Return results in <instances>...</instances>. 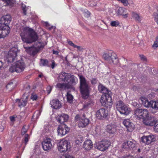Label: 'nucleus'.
<instances>
[{
	"label": "nucleus",
	"instance_id": "obj_25",
	"mask_svg": "<svg viewBox=\"0 0 158 158\" xmlns=\"http://www.w3.org/2000/svg\"><path fill=\"white\" fill-rule=\"evenodd\" d=\"M51 107L54 109H57L60 108L61 106L60 102L57 99H55L50 102Z\"/></svg>",
	"mask_w": 158,
	"mask_h": 158
},
{
	"label": "nucleus",
	"instance_id": "obj_45",
	"mask_svg": "<svg viewBox=\"0 0 158 158\" xmlns=\"http://www.w3.org/2000/svg\"><path fill=\"white\" fill-rule=\"evenodd\" d=\"M153 16L155 20H158V8L157 9V12H154L153 14Z\"/></svg>",
	"mask_w": 158,
	"mask_h": 158
},
{
	"label": "nucleus",
	"instance_id": "obj_46",
	"mask_svg": "<svg viewBox=\"0 0 158 158\" xmlns=\"http://www.w3.org/2000/svg\"><path fill=\"white\" fill-rule=\"evenodd\" d=\"M26 126H24L22 130L21 133L22 135L24 134L27 131V128Z\"/></svg>",
	"mask_w": 158,
	"mask_h": 158
},
{
	"label": "nucleus",
	"instance_id": "obj_40",
	"mask_svg": "<svg viewBox=\"0 0 158 158\" xmlns=\"http://www.w3.org/2000/svg\"><path fill=\"white\" fill-rule=\"evenodd\" d=\"M44 129H45L46 132L50 133L51 131L52 130V128L49 126H47L44 127Z\"/></svg>",
	"mask_w": 158,
	"mask_h": 158
},
{
	"label": "nucleus",
	"instance_id": "obj_34",
	"mask_svg": "<svg viewBox=\"0 0 158 158\" xmlns=\"http://www.w3.org/2000/svg\"><path fill=\"white\" fill-rule=\"evenodd\" d=\"M67 101L69 103H71L72 102L73 98V96L70 94L69 92H68L66 95Z\"/></svg>",
	"mask_w": 158,
	"mask_h": 158
},
{
	"label": "nucleus",
	"instance_id": "obj_53",
	"mask_svg": "<svg viewBox=\"0 0 158 158\" xmlns=\"http://www.w3.org/2000/svg\"><path fill=\"white\" fill-rule=\"evenodd\" d=\"M132 105L135 107H137L139 106V104L136 102L133 101L131 103Z\"/></svg>",
	"mask_w": 158,
	"mask_h": 158
},
{
	"label": "nucleus",
	"instance_id": "obj_37",
	"mask_svg": "<svg viewBox=\"0 0 158 158\" xmlns=\"http://www.w3.org/2000/svg\"><path fill=\"white\" fill-rule=\"evenodd\" d=\"M48 61L45 60H40V65L42 66H46L48 65Z\"/></svg>",
	"mask_w": 158,
	"mask_h": 158
},
{
	"label": "nucleus",
	"instance_id": "obj_60",
	"mask_svg": "<svg viewBox=\"0 0 158 158\" xmlns=\"http://www.w3.org/2000/svg\"><path fill=\"white\" fill-rule=\"evenodd\" d=\"M53 53L54 54H55L56 55H58V52L57 50H54L53 52Z\"/></svg>",
	"mask_w": 158,
	"mask_h": 158
},
{
	"label": "nucleus",
	"instance_id": "obj_5",
	"mask_svg": "<svg viewBox=\"0 0 158 158\" xmlns=\"http://www.w3.org/2000/svg\"><path fill=\"white\" fill-rule=\"evenodd\" d=\"M57 148L60 152H66L70 151L71 145L70 142L64 139L59 140L57 143Z\"/></svg>",
	"mask_w": 158,
	"mask_h": 158
},
{
	"label": "nucleus",
	"instance_id": "obj_31",
	"mask_svg": "<svg viewBox=\"0 0 158 158\" xmlns=\"http://www.w3.org/2000/svg\"><path fill=\"white\" fill-rule=\"evenodd\" d=\"M93 105L94 103L92 102H89L83 106L82 110H86L89 108H91Z\"/></svg>",
	"mask_w": 158,
	"mask_h": 158
},
{
	"label": "nucleus",
	"instance_id": "obj_29",
	"mask_svg": "<svg viewBox=\"0 0 158 158\" xmlns=\"http://www.w3.org/2000/svg\"><path fill=\"white\" fill-rule=\"evenodd\" d=\"M98 89L99 91L100 92L105 94H108L109 92H110L102 84H100L99 85Z\"/></svg>",
	"mask_w": 158,
	"mask_h": 158
},
{
	"label": "nucleus",
	"instance_id": "obj_10",
	"mask_svg": "<svg viewBox=\"0 0 158 158\" xmlns=\"http://www.w3.org/2000/svg\"><path fill=\"white\" fill-rule=\"evenodd\" d=\"M25 67L23 61L19 60L17 61L14 65L10 67L9 71L12 72H16L17 73H20L24 70Z\"/></svg>",
	"mask_w": 158,
	"mask_h": 158
},
{
	"label": "nucleus",
	"instance_id": "obj_56",
	"mask_svg": "<svg viewBox=\"0 0 158 158\" xmlns=\"http://www.w3.org/2000/svg\"><path fill=\"white\" fill-rule=\"evenodd\" d=\"M16 116L15 115H14L13 116H12L10 117V120L11 122H14L15 121V118Z\"/></svg>",
	"mask_w": 158,
	"mask_h": 158
},
{
	"label": "nucleus",
	"instance_id": "obj_48",
	"mask_svg": "<svg viewBox=\"0 0 158 158\" xmlns=\"http://www.w3.org/2000/svg\"><path fill=\"white\" fill-rule=\"evenodd\" d=\"M84 13V15L86 17H89L90 15V13L87 10H84L83 11Z\"/></svg>",
	"mask_w": 158,
	"mask_h": 158
},
{
	"label": "nucleus",
	"instance_id": "obj_50",
	"mask_svg": "<svg viewBox=\"0 0 158 158\" xmlns=\"http://www.w3.org/2000/svg\"><path fill=\"white\" fill-rule=\"evenodd\" d=\"M31 99L33 101L36 100L37 99V96L35 94H31Z\"/></svg>",
	"mask_w": 158,
	"mask_h": 158
},
{
	"label": "nucleus",
	"instance_id": "obj_42",
	"mask_svg": "<svg viewBox=\"0 0 158 158\" xmlns=\"http://www.w3.org/2000/svg\"><path fill=\"white\" fill-rule=\"evenodd\" d=\"M41 113V111L40 110L36 111L33 115V117H36L37 118H38L40 115Z\"/></svg>",
	"mask_w": 158,
	"mask_h": 158
},
{
	"label": "nucleus",
	"instance_id": "obj_26",
	"mask_svg": "<svg viewBox=\"0 0 158 158\" xmlns=\"http://www.w3.org/2000/svg\"><path fill=\"white\" fill-rule=\"evenodd\" d=\"M131 141H127L124 143L123 144V147L124 148L128 149L133 148L135 146V143Z\"/></svg>",
	"mask_w": 158,
	"mask_h": 158
},
{
	"label": "nucleus",
	"instance_id": "obj_35",
	"mask_svg": "<svg viewBox=\"0 0 158 158\" xmlns=\"http://www.w3.org/2000/svg\"><path fill=\"white\" fill-rule=\"evenodd\" d=\"M2 1L5 2L7 4L12 6L15 2V0H2Z\"/></svg>",
	"mask_w": 158,
	"mask_h": 158
},
{
	"label": "nucleus",
	"instance_id": "obj_54",
	"mask_svg": "<svg viewBox=\"0 0 158 158\" xmlns=\"http://www.w3.org/2000/svg\"><path fill=\"white\" fill-rule=\"evenodd\" d=\"M52 89V87L50 86H48L47 87V91L48 94H49Z\"/></svg>",
	"mask_w": 158,
	"mask_h": 158
},
{
	"label": "nucleus",
	"instance_id": "obj_4",
	"mask_svg": "<svg viewBox=\"0 0 158 158\" xmlns=\"http://www.w3.org/2000/svg\"><path fill=\"white\" fill-rule=\"evenodd\" d=\"M80 80V91L82 97L85 98H87L89 95V83L86 81L85 77L81 75H79Z\"/></svg>",
	"mask_w": 158,
	"mask_h": 158
},
{
	"label": "nucleus",
	"instance_id": "obj_21",
	"mask_svg": "<svg viewBox=\"0 0 158 158\" xmlns=\"http://www.w3.org/2000/svg\"><path fill=\"white\" fill-rule=\"evenodd\" d=\"M56 118L59 123L62 124L64 122L68 121L69 118V116L67 114H62L60 115L56 116Z\"/></svg>",
	"mask_w": 158,
	"mask_h": 158
},
{
	"label": "nucleus",
	"instance_id": "obj_51",
	"mask_svg": "<svg viewBox=\"0 0 158 158\" xmlns=\"http://www.w3.org/2000/svg\"><path fill=\"white\" fill-rule=\"evenodd\" d=\"M95 131L98 134H100L101 133V130L99 126L96 127Z\"/></svg>",
	"mask_w": 158,
	"mask_h": 158
},
{
	"label": "nucleus",
	"instance_id": "obj_12",
	"mask_svg": "<svg viewBox=\"0 0 158 158\" xmlns=\"http://www.w3.org/2000/svg\"><path fill=\"white\" fill-rule=\"evenodd\" d=\"M19 52V50H9L6 54V61L8 63L13 61Z\"/></svg>",
	"mask_w": 158,
	"mask_h": 158
},
{
	"label": "nucleus",
	"instance_id": "obj_32",
	"mask_svg": "<svg viewBox=\"0 0 158 158\" xmlns=\"http://www.w3.org/2000/svg\"><path fill=\"white\" fill-rule=\"evenodd\" d=\"M83 138L81 137H78L75 140V143L76 145H81L83 142Z\"/></svg>",
	"mask_w": 158,
	"mask_h": 158
},
{
	"label": "nucleus",
	"instance_id": "obj_17",
	"mask_svg": "<svg viewBox=\"0 0 158 158\" xmlns=\"http://www.w3.org/2000/svg\"><path fill=\"white\" fill-rule=\"evenodd\" d=\"M43 149L45 151L50 150L52 148L51 140L50 138H47L44 139L42 143Z\"/></svg>",
	"mask_w": 158,
	"mask_h": 158
},
{
	"label": "nucleus",
	"instance_id": "obj_20",
	"mask_svg": "<svg viewBox=\"0 0 158 158\" xmlns=\"http://www.w3.org/2000/svg\"><path fill=\"white\" fill-rule=\"evenodd\" d=\"M4 25L0 27V34L1 38H4L7 35L10 33V28L9 26Z\"/></svg>",
	"mask_w": 158,
	"mask_h": 158
},
{
	"label": "nucleus",
	"instance_id": "obj_8",
	"mask_svg": "<svg viewBox=\"0 0 158 158\" xmlns=\"http://www.w3.org/2000/svg\"><path fill=\"white\" fill-rule=\"evenodd\" d=\"M112 95L111 92H109L108 94H105L101 97L100 102L102 106L109 108L111 107L112 105Z\"/></svg>",
	"mask_w": 158,
	"mask_h": 158
},
{
	"label": "nucleus",
	"instance_id": "obj_27",
	"mask_svg": "<svg viewBox=\"0 0 158 158\" xmlns=\"http://www.w3.org/2000/svg\"><path fill=\"white\" fill-rule=\"evenodd\" d=\"M116 127L113 124H109L106 127V131L109 133L113 134L116 131Z\"/></svg>",
	"mask_w": 158,
	"mask_h": 158
},
{
	"label": "nucleus",
	"instance_id": "obj_52",
	"mask_svg": "<svg viewBox=\"0 0 158 158\" xmlns=\"http://www.w3.org/2000/svg\"><path fill=\"white\" fill-rule=\"evenodd\" d=\"M35 50H27V52H32V55H34L36 53V51H35Z\"/></svg>",
	"mask_w": 158,
	"mask_h": 158
},
{
	"label": "nucleus",
	"instance_id": "obj_28",
	"mask_svg": "<svg viewBox=\"0 0 158 158\" xmlns=\"http://www.w3.org/2000/svg\"><path fill=\"white\" fill-rule=\"evenodd\" d=\"M126 10L125 8L119 7L117 12V14L118 15H122L124 17H127L128 13H126Z\"/></svg>",
	"mask_w": 158,
	"mask_h": 158
},
{
	"label": "nucleus",
	"instance_id": "obj_44",
	"mask_svg": "<svg viewBox=\"0 0 158 158\" xmlns=\"http://www.w3.org/2000/svg\"><path fill=\"white\" fill-rule=\"evenodd\" d=\"M29 138V136L28 134H26L25 135L24 142L25 145L27 144Z\"/></svg>",
	"mask_w": 158,
	"mask_h": 158
},
{
	"label": "nucleus",
	"instance_id": "obj_63",
	"mask_svg": "<svg viewBox=\"0 0 158 158\" xmlns=\"http://www.w3.org/2000/svg\"><path fill=\"white\" fill-rule=\"evenodd\" d=\"M3 64L2 63L1 61H0V68L2 67V66Z\"/></svg>",
	"mask_w": 158,
	"mask_h": 158
},
{
	"label": "nucleus",
	"instance_id": "obj_36",
	"mask_svg": "<svg viewBox=\"0 0 158 158\" xmlns=\"http://www.w3.org/2000/svg\"><path fill=\"white\" fill-rule=\"evenodd\" d=\"M110 24L112 27H117L119 25V23L118 21L116 20L111 21Z\"/></svg>",
	"mask_w": 158,
	"mask_h": 158
},
{
	"label": "nucleus",
	"instance_id": "obj_19",
	"mask_svg": "<svg viewBox=\"0 0 158 158\" xmlns=\"http://www.w3.org/2000/svg\"><path fill=\"white\" fill-rule=\"evenodd\" d=\"M11 21L10 16L9 15H6L3 16L1 18L0 22V27L5 25V26H9Z\"/></svg>",
	"mask_w": 158,
	"mask_h": 158
},
{
	"label": "nucleus",
	"instance_id": "obj_33",
	"mask_svg": "<svg viewBox=\"0 0 158 158\" xmlns=\"http://www.w3.org/2000/svg\"><path fill=\"white\" fill-rule=\"evenodd\" d=\"M68 42L70 45L73 46L74 48H77L78 49H84L81 46H78L74 44L71 41H68Z\"/></svg>",
	"mask_w": 158,
	"mask_h": 158
},
{
	"label": "nucleus",
	"instance_id": "obj_62",
	"mask_svg": "<svg viewBox=\"0 0 158 158\" xmlns=\"http://www.w3.org/2000/svg\"><path fill=\"white\" fill-rule=\"evenodd\" d=\"M99 158H107V157L105 156H99Z\"/></svg>",
	"mask_w": 158,
	"mask_h": 158
},
{
	"label": "nucleus",
	"instance_id": "obj_3",
	"mask_svg": "<svg viewBox=\"0 0 158 158\" xmlns=\"http://www.w3.org/2000/svg\"><path fill=\"white\" fill-rule=\"evenodd\" d=\"M57 79L59 81L69 84L73 86L75 85L78 82V79L76 77L64 72H61L58 75Z\"/></svg>",
	"mask_w": 158,
	"mask_h": 158
},
{
	"label": "nucleus",
	"instance_id": "obj_59",
	"mask_svg": "<svg viewBox=\"0 0 158 158\" xmlns=\"http://www.w3.org/2000/svg\"><path fill=\"white\" fill-rule=\"evenodd\" d=\"M45 24H46V25L48 27V28L50 29V30H51L52 29L53 27L52 26H51V27H50V25H49V24L48 23L46 22L45 23Z\"/></svg>",
	"mask_w": 158,
	"mask_h": 158
},
{
	"label": "nucleus",
	"instance_id": "obj_2",
	"mask_svg": "<svg viewBox=\"0 0 158 158\" xmlns=\"http://www.w3.org/2000/svg\"><path fill=\"white\" fill-rule=\"evenodd\" d=\"M23 41L27 43H31L37 40L38 37L37 33L32 28L28 27L24 28L20 34Z\"/></svg>",
	"mask_w": 158,
	"mask_h": 158
},
{
	"label": "nucleus",
	"instance_id": "obj_38",
	"mask_svg": "<svg viewBox=\"0 0 158 158\" xmlns=\"http://www.w3.org/2000/svg\"><path fill=\"white\" fill-rule=\"evenodd\" d=\"M60 158H75V157L72 155L65 154L61 155L60 156Z\"/></svg>",
	"mask_w": 158,
	"mask_h": 158
},
{
	"label": "nucleus",
	"instance_id": "obj_14",
	"mask_svg": "<svg viewBox=\"0 0 158 158\" xmlns=\"http://www.w3.org/2000/svg\"><path fill=\"white\" fill-rule=\"evenodd\" d=\"M156 136L155 135L151 134L148 135H144L141 138V140L143 143L149 144L155 141Z\"/></svg>",
	"mask_w": 158,
	"mask_h": 158
},
{
	"label": "nucleus",
	"instance_id": "obj_6",
	"mask_svg": "<svg viewBox=\"0 0 158 158\" xmlns=\"http://www.w3.org/2000/svg\"><path fill=\"white\" fill-rule=\"evenodd\" d=\"M139 100L145 107H151L153 109L158 110V99L155 101L152 100L149 101L146 98L142 96L139 98Z\"/></svg>",
	"mask_w": 158,
	"mask_h": 158
},
{
	"label": "nucleus",
	"instance_id": "obj_55",
	"mask_svg": "<svg viewBox=\"0 0 158 158\" xmlns=\"http://www.w3.org/2000/svg\"><path fill=\"white\" fill-rule=\"evenodd\" d=\"M139 56L142 60L143 61L146 60V58L144 55H139Z\"/></svg>",
	"mask_w": 158,
	"mask_h": 158
},
{
	"label": "nucleus",
	"instance_id": "obj_15",
	"mask_svg": "<svg viewBox=\"0 0 158 158\" xmlns=\"http://www.w3.org/2000/svg\"><path fill=\"white\" fill-rule=\"evenodd\" d=\"M95 115L98 119L106 118L108 115V111L104 109H100L96 112Z\"/></svg>",
	"mask_w": 158,
	"mask_h": 158
},
{
	"label": "nucleus",
	"instance_id": "obj_43",
	"mask_svg": "<svg viewBox=\"0 0 158 158\" xmlns=\"http://www.w3.org/2000/svg\"><path fill=\"white\" fill-rule=\"evenodd\" d=\"M22 8L24 15H26L27 14V10L26 5H24L23 4H22Z\"/></svg>",
	"mask_w": 158,
	"mask_h": 158
},
{
	"label": "nucleus",
	"instance_id": "obj_18",
	"mask_svg": "<svg viewBox=\"0 0 158 158\" xmlns=\"http://www.w3.org/2000/svg\"><path fill=\"white\" fill-rule=\"evenodd\" d=\"M123 124L129 131H132L135 128V125L129 119H124Z\"/></svg>",
	"mask_w": 158,
	"mask_h": 158
},
{
	"label": "nucleus",
	"instance_id": "obj_7",
	"mask_svg": "<svg viewBox=\"0 0 158 158\" xmlns=\"http://www.w3.org/2000/svg\"><path fill=\"white\" fill-rule=\"evenodd\" d=\"M116 108L121 114L127 115L131 112V110L122 101H119L116 103Z\"/></svg>",
	"mask_w": 158,
	"mask_h": 158
},
{
	"label": "nucleus",
	"instance_id": "obj_23",
	"mask_svg": "<svg viewBox=\"0 0 158 158\" xmlns=\"http://www.w3.org/2000/svg\"><path fill=\"white\" fill-rule=\"evenodd\" d=\"M73 87L71 85L64 82L63 83H58L55 85L56 88H58L60 90H64L66 89L71 88H72Z\"/></svg>",
	"mask_w": 158,
	"mask_h": 158
},
{
	"label": "nucleus",
	"instance_id": "obj_22",
	"mask_svg": "<svg viewBox=\"0 0 158 158\" xmlns=\"http://www.w3.org/2000/svg\"><path fill=\"white\" fill-rule=\"evenodd\" d=\"M89 123V119L83 117L80 119L78 125L79 127L83 128L87 126Z\"/></svg>",
	"mask_w": 158,
	"mask_h": 158
},
{
	"label": "nucleus",
	"instance_id": "obj_39",
	"mask_svg": "<svg viewBox=\"0 0 158 158\" xmlns=\"http://www.w3.org/2000/svg\"><path fill=\"white\" fill-rule=\"evenodd\" d=\"M158 47V36L156 38V40L154 42L153 44L152 45V47L153 48H156Z\"/></svg>",
	"mask_w": 158,
	"mask_h": 158
},
{
	"label": "nucleus",
	"instance_id": "obj_58",
	"mask_svg": "<svg viewBox=\"0 0 158 158\" xmlns=\"http://www.w3.org/2000/svg\"><path fill=\"white\" fill-rule=\"evenodd\" d=\"M52 64L51 65V67L52 69H53L55 67V63L54 60H52Z\"/></svg>",
	"mask_w": 158,
	"mask_h": 158
},
{
	"label": "nucleus",
	"instance_id": "obj_64",
	"mask_svg": "<svg viewBox=\"0 0 158 158\" xmlns=\"http://www.w3.org/2000/svg\"><path fill=\"white\" fill-rule=\"evenodd\" d=\"M156 22V23H157V24H158V20H157L156 21H155Z\"/></svg>",
	"mask_w": 158,
	"mask_h": 158
},
{
	"label": "nucleus",
	"instance_id": "obj_9",
	"mask_svg": "<svg viewBox=\"0 0 158 158\" xmlns=\"http://www.w3.org/2000/svg\"><path fill=\"white\" fill-rule=\"evenodd\" d=\"M110 145V142L108 140H105L96 142L94 144V147L98 150L103 152L107 149Z\"/></svg>",
	"mask_w": 158,
	"mask_h": 158
},
{
	"label": "nucleus",
	"instance_id": "obj_61",
	"mask_svg": "<svg viewBox=\"0 0 158 158\" xmlns=\"http://www.w3.org/2000/svg\"><path fill=\"white\" fill-rule=\"evenodd\" d=\"M15 48V49H17L18 48V47H17V45H15L14 46L13 48H11L10 49H13V48Z\"/></svg>",
	"mask_w": 158,
	"mask_h": 158
},
{
	"label": "nucleus",
	"instance_id": "obj_13",
	"mask_svg": "<svg viewBox=\"0 0 158 158\" xmlns=\"http://www.w3.org/2000/svg\"><path fill=\"white\" fill-rule=\"evenodd\" d=\"M70 130L69 128L65 124H61L58 126L57 133L59 135L62 136L68 133Z\"/></svg>",
	"mask_w": 158,
	"mask_h": 158
},
{
	"label": "nucleus",
	"instance_id": "obj_16",
	"mask_svg": "<svg viewBox=\"0 0 158 158\" xmlns=\"http://www.w3.org/2000/svg\"><path fill=\"white\" fill-rule=\"evenodd\" d=\"M28 95L27 94H24L20 99H17L16 102L18 104L19 106L20 107L25 106L27 103Z\"/></svg>",
	"mask_w": 158,
	"mask_h": 158
},
{
	"label": "nucleus",
	"instance_id": "obj_49",
	"mask_svg": "<svg viewBox=\"0 0 158 158\" xmlns=\"http://www.w3.org/2000/svg\"><path fill=\"white\" fill-rule=\"evenodd\" d=\"M154 130L156 132H158V121L157 120V123H156V125H154Z\"/></svg>",
	"mask_w": 158,
	"mask_h": 158
},
{
	"label": "nucleus",
	"instance_id": "obj_30",
	"mask_svg": "<svg viewBox=\"0 0 158 158\" xmlns=\"http://www.w3.org/2000/svg\"><path fill=\"white\" fill-rule=\"evenodd\" d=\"M132 18L136 21L140 22L141 21V17L139 15L135 12H132Z\"/></svg>",
	"mask_w": 158,
	"mask_h": 158
},
{
	"label": "nucleus",
	"instance_id": "obj_24",
	"mask_svg": "<svg viewBox=\"0 0 158 158\" xmlns=\"http://www.w3.org/2000/svg\"><path fill=\"white\" fill-rule=\"evenodd\" d=\"M93 144L91 140L87 139L85 140L83 144V148L86 151H89L93 148Z\"/></svg>",
	"mask_w": 158,
	"mask_h": 158
},
{
	"label": "nucleus",
	"instance_id": "obj_1",
	"mask_svg": "<svg viewBox=\"0 0 158 158\" xmlns=\"http://www.w3.org/2000/svg\"><path fill=\"white\" fill-rule=\"evenodd\" d=\"M134 115L135 118L142 119L143 123L146 126H153L157 123V120L154 117L150 116L149 113L146 109H136L134 110Z\"/></svg>",
	"mask_w": 158,
	"mask_h": 158
},
{
	"label": "nucleus",
	"instance_id": "obj_57",
	"mask_svg": "<svg viewBox=\"0 0 158 158\" xmlns=\"http://www.w3.org/2000/svg\"><path fill=\"white\" fill-rule=\"evenodd\" d=\"M97 81L96 79H93L91 80V83L92 84H95L97 83Z\"/></svg>",
	"mask_w": 158,
	"mask_h": 158
},
{
	"label": "nucleus",
	"instance_id": "obj_11",
	"mask_svg": "<svg viewBox=\"0 0 158 158\" xmlns=\"http://www.w3.org/2000/svg\"><path fill=\"white\" fill-rule=\"evenodd\" d=\"M103 57L105 60L108 61L109 62L113 63L114 64H116L118 62V60L116 54L111 52H109L104 53Z\"/></svg>",
	"mask_w": 158,
	"mask_h": 158
},
{
	"label": "nucleus",
	"instance_id": "obj_47",
	"mask_svg": "<svg viewBox=\"0 0 158 158\" xmlns=\"http://www.w3.org/2000/svg\"><path fill=\"white\" fill-rule=\"evenodd\" d=\"M118 1H120L122 3L124 6H127L128 4L129 3L128 0H118Z\"/></svg>",
	"mask_w": 158,
	"mask_h": 158
},
{
	"label": "nucleus",
	"instance_id": "obj_41",
	"mask_svg": "<svg viewBox=\"0 0 158 158\" xmlns=\"http://www.w3.org/2000/svg\"><path fill=\"white\" fill-rule=\"evenodd\" d=\"M46 44L41 42H39L37 44V47L39 49L43 48Z\"/></svg>",
	"mask_w": 158,
	"mask_h": 158
}]
</instances>
